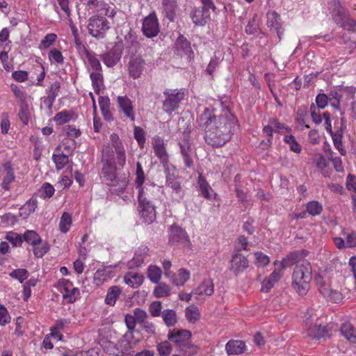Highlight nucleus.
I'll list each match as a JSON object with an SVG mask.
<instances>
[{"label": "nucleus", "instance_id": "nucleus-62", "mask_svg": "<svg viewBox=\"0 0 356 356\" xmlns=\"http://www.w3.org/2000/svg\"><path fill=\"white\" fill-rule=\"evenodd\" d=\"M310 111L312 121L316 124H321L322 122V117L320 113V109L316 108V106L312 104L310 106Z\"/></svg>", "mask_w": 356, "mask_h": 356}, {"label": "nucleus", "instance_id": "nucleus-22", "mask_svg": "<svg viewBox=\"0 0 356 356\" xmlns=\"http://www.w3.org/2000/svg\"><path fill=\"white\" fill-rule=\"evenodd\" d=\"M60 284L63 286L64 289L63 298L67 299L70 303L74 302L79 296V289L76 287H74L73 284L69 280H63Z\"/></svg>", "mask_w": 356, "mask_h": 356}, {"label": "nucleus", "instance_id": "nucleus-52", "mask_svg": "<svg viewBox=\"0 0 356 356\" xmlns=\"http://www.w3.org/2000/svg\"><path fill=\"white\" fill-rule=\"evenodd\" d=\"M9 275L17 280L20 283H23L29 277V272L24 268H18L13 270Z\"/></svg>", "mask_w": 356, "mask_h": 356}, {"label": "nucleus", "instance_id": "nucleus-24", "mask_svg": "<svg viewBox=\"0 0 356 356\" xmlns=\"http://www.w3.org/2000/svg\"><path fill=\"white\" fill-rule=\"evenodd\" d=\"M153 148L154 154L160 159L163 167H165V164H168V155L167 154L163 140L161 138L154 139L153 142Z\"/></svg>", "mask_w": 356, "mask_h": 356}, {"label": "nucleus", "instance_id": "nucleus-21", "mask_svg": "<svg viewBox=\"0 0 356 356\" xmlns=\"http://www.w3.org/2000/svg\"><path fill=\"white\" fill-rule=\"evenodd\" d=\"M175 52L180 56H186L191 58L193 51L191 43L183 35H179L175 43Z\"/></svg>", "mask_w": 356, "mask_h": 356}, {"label": "nucleus", "instance_id": "nucleus-39", "mask_svg": "<svg viewBox=\"0 0 356 356\" xmlns=\"http://www.w3.org/2000/svg\"><path fill=\"white\" fill-rule=\"evenodd\" d=\"M197 186L202 196H204L207 199L211 198L210 191L212 190L211 187L206 181L204 177L201 175H200V176L198 177Z\"/></svg>", "mask_w": 356, "mask_h": 356}, {"label": "nucleus", "instance_id": "nucleus-19", "mask_svg": "<svg viewBox=\"0 0 356 356\" xmlns=\"http://www.w3.org/2000/svg\"><path fill=\"white\" fill-rule=\"evenodd\" d=\"M267 17V26L270 29H273L276 31L279 40L282 39V35L284 33L282 29L280 16L275 12H268L266 15Z\"/></svg>", "mask_w": 356, "mask_h": 356}, {"label": "nucleus", "instance_id": "nucleus-53", "mask_svg": "<svg viewBox=\"0 0 356 356\" xmlns=\"http://www.w3.org/2000/svg\"><path fill=\"white\" fill-rule=\"evenodd\" d=\"M136 176L135 184L138 188L143 186L145 178L142 165L139 162L136 163Z\"/></svg>", "mask_w": 356, "mask_h": 356}, {"label": "nucleus", "instance_id": "nucleus-46", "mask_svg": "<svg viewBox=\"0 0 356 356\" xmlns=\"http://www.w3.org/2000/svg\"><path fill=\"white\" fill-rule=\"evenodd\" d=\"M52 159L57 170L63 169L69 162L68 156L63 153L57 154H54Z\"/></svg>", "mask_w": 356, "mask_h": 356}, {"label": "nucleus", "instance_id": "nucleus-59", "mask_svg": "<svg viewBox=\"0 0 356 356\" xmlns=\"http://www.w3.org/2000/svg\"><path fill=\"white\" fill-rule=\"evenodd\" d=\"M49 59L51 62H55L57 63H63L64 61L62 53L56 49H53L49 51Z\"/></svg>", "mask_w": 356, "mask_h": 356}, {"label": "nucleus", "instance_id": "nucleus-37", "mask_svg": "<svg viewBox=\"0 0 356 356\" xmlns=\"http://www.w3.org/2000/svg\"><path fill=\"white\" fill-rule=\"evenodd\" d=\"M164 323L168 327H173L177 323L176 312L173 309H165L161 314Z\"/></svg>", "mask_w": 356, "mask_h": 356}, {"label": "nucleus", "instance_id": "nucleus-3", "mask_svg": "<svg viewBox=\"0 0 356 356\" xmlns=\"http://www.w3.org/2000/svg\"><path fill=\"white\" fill-rule=\"evenodd\" d=\"M102 175L104 181L107 185L114 187L115 193H122L127 186V180L125 177L120 179L116 175V165L115 162L102 163Z\"/></svg>", "mask_w": 356, "mask_h": 356}, {"label": "nucleus", "instance_id": "nucleus-57", "mask_svg": "<svg viewBox=\"0 0 356 356\" xmlns=\"http://www.w3.org/2000/svg\"><path fill=\"white\" fill-rule=\"evenodd\" d=\"M157 350L160 356H167L171 353L172 346L169 341H165L157 345Z\"/></svg>", "mask_w": 356, "mask_h": 356}, {"label": "nucleus", "instance_id": "nucleus-38", "mask_svg": "<svg viewBox=\"0 0 356 356\" xmlns=\"http://www.w3.org/2000/svg\"><path fill=\"white\" fill-rule=\"evenodd\" d=\"M90 78L92 81V84L95 92L97 94H99L101 88L104 86L103 74L101 73V72H93L90 73Z\"/></svg>", "mask_w": 356, "mask_h": 356}, {"label": "nucleus", "instance_id": "nucleus-61", "mask_svg": "<svg viewBox=\"0 0 356 356\" xmlns=\"http://www.w3.org/2000/svg\"><path fill=\"white\" fill-rule=\"evenodd\" d=\"M220 62V59L218 56H217L216 54L213 56V57L211 58L207 67V72L209 75H213V72H215L216 69L218 67Z\"/></svg>", "mask_w": 356, "mask_h": 356}, {"label": "nucleus", "instance_id": "nucleus-28", "mask_svg": "<svg viewBox=\"0 0 356 356\" xmlns=\"http://www.w3.org/2000/svg\"><path fill=\"white\" fill-rule=\"evenodd\" d=\"M144 277L142 274L129 272L124 277V282L132 288L139 287L143 282Z\"/></svg>", "mask_w": 356, "mask_h": 356}, {"label": "nucleus", "instance_id": "nucleus-44", "mask_svg": "<svg viewBox=\"0 0 356 356\" xmlns=\"http://www.w3.org/2000/svg\"><path fill=\"white\" fill-rule=\"evenodd\" d=\"M323 211V206L317 201H310L307 204L306 212L312 216H319Z\"/></svg>", "mask_w": 356, "mask_h": 356}, {"label": "nucleus", "instance_id": "nucleus-45", "mask_svg": "<svg viewBox=\"0 0 356 356\" xmlns=\"http://www.w3.org/2000/svg\"><path fill=\"white\" fill-rule=\"evenodd\" d=\"M18 113L19 118L24 124H27L30 118L29 106L28 102L20 104Z\"/></svg>", "mask_w": 356, "mask_h": 356}, {"label": "nucleus", "instance_id": "nucleus-1", "mask_svg": "<svg viewBox=\"0 0 356 356\" xmlns=\"http://www.w3.org/2000/svg\"><path fill=\"white\" fill-rule=\"evenodd\" d=\"M198 122L204 129L205 142L213 147H220L231 140L238 121L228 110L216 115L213 109L205 108Z\"/></svg>", "mask_w": 356, "mask_h": 356}, {"label": "nucleus", "instance_id": "nucleus-34", "mask_svg": "<svg viewBox=\"0 0 356 356\" xmlns=\"http://www.w3.org/2000/svg\"><path fill=\"white\" fill-rule=\"evenodd\" d=\"M38 207V201L35 198H31L19 209L20 216L26 218L33 213Z\"/></svg>", "mask_w": 356, "mask_h": 356}, {"label": "nucleus", "instance_id": "nucleus-49", "mask_svg": "<svg viewBox=\"0 0 356 356\" xmlns=\"http://www.w3.org/2000/svg\"><path fill=\"white\" fill-rule=\"evenodd\" d=\"M109 144L104 145L102 147V163L114 162V151Z\"/></svg>", "mask_w": 356, "mask_h": 356}, {"label": "nucleus", "instance_id": "nucleus-25", "mask_svg": "<svg viewBox=\"0 0 356 356\" xmlns=\"http://www.w3.org/2000/svg\"><path fill=\"white\" fill-rule=\"evenodd\" d=\"M246 346L243 341L230 340L226 346L225 349L228 355H240L245 351Z\"/></svg>", "mask_w": 356, "mask_h": 356}, {"label": "nucleus", "instance_id": "nucleus-5", "mask_svg": "<svg viewBox=\"0 0 356 356\" xmlns=\"http://www.w3.org/2000/svg\"><path fill=\"white\" fill-rule=\"evenodd\" d=\"M87 27L88 33L97 40L104 38L111 29L109 22L104 17L97 15L89 19Z\"/></svg>", "mask_w": 356, "mask_h": 356}, {"label": "nucleus", "instance_id": "nucleus-17", "mask_svg": "<svg viewBox=\"0 0 356 356\" xmlns=\"http://www.w3.org/2000/svg\"><path fill=\"white\" fill-rule=\"evenodd\" d=\"M329 330L321 325H312L305 332V337L310 339H320L328 336Z\"/></svg>", "mask_w": 356, "mask_h": 356}, {"label": "nucleus", "instance_id": "nucleus-14", "mask_svg": "<svg viewBox=\"0 0 356 356\" xmlns=\"http://www.w3.org/2000/svg\"><path fill=\"white\" fill-rule=\"evenodd\" d=\"M164 171L166 177L165 184L177 193L180 192L181 189V184L178 180L175 167L165 164Z\"/></svg>", "mask_w": 356, "mask_h": 356}, {"label": "nucleus", "instance_id": "nucleus-64", "mask_svg": "<svg viewBox=\"0 0 356 356\" xmlns=\"http://www.w3.org/2000/svg\"><path fill=\"white\" fill-rule=\"evenodd\" d=\"M134 316L138 323L142 324L146 322L145 320L147 318L148 315L147 312L143 309H141L140 308H136L134 310Z\"/></svg>", "mask_w": 356, "mask_h": 356}, {"label": "nucleus", "instance_id": "nucleus-29", "mask_svg": "<svg viewBox=\"0 0 356 356\" xmlns=\"http://www.w3.org/2000/svg\"><path fill=\"white\" fill-rule=\"evenodd\" d=\"M86 8L88 11L92 13H103L110 6L104 0H88L86 3Z\"/></svg>", "mask_w": 356, "mask_h": 356}, {"label": "nucleus", "instance_id": "nucleus-48", "mask_svg": "<svg viewBox=\"0 0 356 356\" xmlns=\"http://www.w3.org/2000/svg\"><path fill=\"white\" fill-rule=\"evenodd\" d=\"M33 247V251L34 255L38 258L42 257L49 250V246L45 241L42 239L40 242Z\"/></svg>", "mask_w": 356, "mask_h": 356}, {"label": "nucleus", "instance_id": "nucleus-58", "mask_svg": "<svg viewBox=\"0 0 356 356\" xmlns=\"http://www.w3.org/2000/svg\"><path fill=\"white\" fill-rule=\"evenodd\" d=\"M307 115V108L306 106H300L297 111V120L300 125H304L307 128L309 126L306 124V117Z\"/></svg>", "mask_w": 356, "mask_h": 356}, {"label": "nucleus", "instance_id": "nucleus-51", "mask_svg": "<svg viewBox=\"0 0 356 356\" xmlns=\"http://www.w3.org/2000/svg\"><path fill=\"white\" fill-rule=\"evenodd\" d=\"M57 35L55 33H48L46 36L41 40L39 48L40 49H46L50 47L56 40Z\"/></svg>", "mask_w": 356, "mask_h": 356}, {"label": "nucleus", "instance_id": "nucleus-6", "mask_svg": "<svg viewBox=\"0 0 356 356\" xmlns=\"http://www.w3.org/2000/svg\"><path fill=\"white\" fill-rule=\"evenodd\" d=\"M165 99L163 104V108L165 113L172 114V112L177 110L179 103L184 99L185 94L182 90L166 89L163 92Z\"/></svg>", "mask_w": 356, "mask_h": 356}, {"label": "nucleus", "instance_id": "nucleus-27", "mask_svg": "<svg viewBox=\"0 0 356 356\" xmlns=\"http://www.w3.org/2000/svg\"><path fill=\"white\" fill-rule=\"evenodd\" d=\"M282 274L280 270H275L267 278L262 282L261 290L266 293L271 289L275 284L282 277Z\"/></svg>", "mask_w": 356, "mask_h": 356}, {"label": "nucleus", "instance_id": "nucleus-11", "mask_svg": "<svg viewBox=\"0 0 356 356\" xmlns=\"http://www.w3.org/2000/svg\"><path fill=\"white\" fill-rule=\"evenodd\" d=\"M328 8L333 20L337 25L342 23V20L348 15L347 10L337 0L330 1L328 3Z\"/></svg>", "mask_w": 356, "mask_h": 356}, {"label": "nucleus", "instance_id": "nucleus-20", "mask_svg": "<svg viewBox=\"0 0 356 356\" xmlns=\"http://www.w3.org/2000/svg\"><path fill=\"white\" fill-rule=\"evenodd\" d=\"M178 145L185 166L188 168H191L193 165V161L192 159L193 149L191 143L188 140L184 139L179 142Z\"/></svg>", "mask_w": 356, "mask_h": 356}, {"label": "nucleus", "instance_id": "nucleus-54", "mask_svg": "<svg viewBox=\"0 0 356 356\" xmlns=\"http://www.w3.org/2000/svg\"><path fill=\"white\" fill-rule=\"evenodd\" d=\"M284 141L289 145L291 151L296 153H300L301 152V146L297 143L293 135L285 136Z\"/></svg>", "mask_w": 356, "mask_h": 356}, {"label": "nucleus", "instance_id": "nucleus-33", "mask_svg": "<svg viewBox=\"0 0 356 356\" xmlns=\"http://www.w3.org/2000/svg\"><path fill=\"white\" fill-rule=\"evenodd\" d=\"M341 334L351 343H356V330L350 323H344L341 327Z\"/></svg>", "mask_w": 356, "mask_h": 356}, {"label": "nucleus", "instance_id": "nucleus-4", "mask_svg": "<svg viewBox=\"0 0 356 356\" xmlns=\"http://www.w3.org/2000/svg\"><path fill=\"white\" fill-rule=\"evenodd\" d=\"M191 337V332L187 330L175 328L170 330L168 338L179 348L184 353L193 354L196 352L197 347L191 344L188 340Z\"/></svg>", "mask_w": 356, "mask_h": 356}, {"label": "nucleus", "instance_id": "nucleus-50", "mask_svg": "<svg viewBox=\"0 0 356 356\" xmlns=\"http://www.w3.org/2000/svg\"><path fill=\"white\" fill-rule=\"evenodd\" d=\"M186 317L190 322L194 323L200 318V313L197 307L195 305H191L186 309Z\"/></svg>", "mask_w": 356, "mask_h": 356}, {"label": "nucleus", "instance_id": "nucleus-43", "mask_svg": "<svg viewBox=\"0 0 356 356\" xmlns=\"http://www.w3.org/2000/svg\"><path fill=\"white\" fill-rule=\"evenodd\" d=\"M189 277V272L184 268H181L178 270L177 277L172 280V282L176 286H183Z\"/></svg>", "mask_w": 356, "mask_h": 356}, {"label": "nucleus", "instance_id": "nucleus-18", "mask_svg": "<svg viewBox=\"0 0 356 356\" xmlns=\"http://www.w3.org/2000/svg\"><path fill=\"white\" fill-rule=\"evenodd\" d=\"M117 103L124 116L129 118L131 121L135 120V114L134 111V106L131 99L125 96H118L117 97Z\"/></svg>", "mask_w": 356, "mask_h": 356}, {"label": "nucleus", "instance_id": "nucleus-2", "mask_svg": "<svg viewBox=\"0 0 356 356\" xmlns=\"http://www.w3.org/2000/svg\"><path fill=\"white\" fill-rule=\"evenodd\" d=\"M305 256L304 250L291 252L281 261L282 269L296 264L292 275V286L300 296H305L310 289L312 279V268L306 259L302 260Z\"/></svg>", "mask_w": 356, "mask_h": 356}, {"label": "nucleus", "instance_id": "nucleus-7", "mask_svg": "<svg viewBox=\"0 0 356 356\" xmlns=\"http://www.w3.org/2000/svg\"><path fill=\"white\" fill-rule=\"evenodd\" d=\"M138 202H145L156 204L160 196V188L154 184L147 183L138 188Z\"/></svg>", "mask_w": 356, "mask_h": 356}, {"label": "nucleus", "instance_id": "nucleus-36", "mask_svg": "<svg viewBox=\"0 0 356 356\" xmlns=\"http://www.w3.org/2000/svg\"><path fill=\"white\" fill-rule=\"evenodd\" d=\"M124 321L128 329L127 332L124 334V337H126L127 339L134 338V333L138 332V331L135 329L137 322L134 315L127 314L124 317Z\"/></svg>", "mask_w": 356, "mask_h": 356}, {"label": "nucleus", "instance_id": "nucleus-8", "mask_svg": "<svg viewBox=\"0 0 356 356\" xmlns=\"http://www.w3.org/2000/svg\"><path fill=\"white\" fill-rule=\"evenodd\" d=\"M122 51V43L116 42L109 51L101 55V58L107 67H112L120 61Z\"/></svg>", "mask_w": 356, "mask_h": 356}, {"label": "nucleus", "instance_id": "nucleus-26", "mask_svg": "<svg viewBox=\"0 0 356 356\" xmlns=\"http://www.w3.org/2000/svg\"><path fill=\"white\" fill-rule=\"evenodd\" d=\"M113 276L114 272L110 266H107L96 271L94 274V281L97 286H99Z\"/></svg>", "mask_w": 356, "mask_h": 356}, {"label": "nucleus", "instance_id": "nucleus-56", "mask_svg": "<svg viewBox=\"0 0 356 356\" xmlns=\"http://www.w3.org/2000/svg\"><path fill=\"white\" fill-rule=\"evenodd\" d=\"M5 238L10 242L14 247L20 246L23 242L22 236L15 232H8Z\"/></svg>", "mask_w": 356, "mask_h": 356}, {"label": "nucleus", "instance_id": "nucleus-60", "mask_svg": "<svg viewBox=\"0 0 356 356\" xmlns=\"http://www.w3.org/2000/svg\"><path fill=\"white\" fill-rule=\"evenodd\" d=\"M54 121L58 124H63L71 120V115L65 111L58 113L54 118Z\"/></svg>", "mask_w": 356, "mask_h": 356}, {"label": "nucleus", "instance_id": "nucleus-30", "mask_svg": "<svg viewBox=\"0 0 356 356\" xmlns=\"http://www.w3.org/2000/svg\"><path fill=\"white\" fill-rule=\"evenodd\" d=\"M332 136V139L334 143V145L336 149H337L339 153L342 156H345L346 154V150L343 145V127H339L337 130L330 134Z\"/></svg>", "mask_w": 356, "mask_h": 356}, {"label": "nucleus", "instance_id": "nucleus-47", "mask_svg": "<svg viewBox=\"0 0 356 356\" xmlns=\"http://www.w3.org/2000/svg\"><path fill=\"white\" fill-rule=\"evenodd\" d=\"M72 224L71 215L67 212H64L60 218L59 222V229L61 232L66 233L68 232Z\"/></svg>", "mask_w": 356, "mask_h": 356}, {"label": "nucleus", "instance_id": "nucleus-42", "mask_svg": "<svg viewBox=\"0 0 356 356\" xmlns=\"http://www.w3.org/2000/svg\"><path fill=\"white\" fill-rule=\"evenodd\" d=\"M23 241L35 246L40 242L41 238L38 233L33 230H27L22 235Z\"/></svg>", "mask_w": 356, "mask_h": 356}, {"label": "nucleus", "instance_id": "nucleus-10", "mask_svg": "<svg viewBox=\"0 0 356 356\" xmlns=\"http://www.w3.org/2000/svg\"><path fill=\"white\" fill-rule=\"evenodd\" d=\"M156 204L138 202V211L143 222L147 224L156 220Z\"/></svg>", "mask_w": 356, "mask_h": 356}, {"label": "nucleus", "instance_id": "nucleus-32", "mask_svg": "<svg viewBox=\"0 0 356 356\" xmlns=\"http://www.w3.org/2000/svg\"><path fill=\"white\" fill-rule=\"evenodd\" d=\"M163 7L165 13L166 17L172 22L176 15L177 3L175 0H163Z\"/></svg>", "mask_w": 356, "mask_h": 356}, {"label": "nucleus", "instance_id": "nucleus-15", "mask_svg": "<svg viewBox=\"0 0 356 356\" xmlns=\"http://www.w3.org/2000/svg\"><path fill=\"white\" fill-rule=\"evenodd\" d=\"M145 62L140 56H133L129 62L128 70L130 76L134 79H138L142 74Z\"/></svg>", "mask_w": 356, "mask_h": 356}, {"label": "nucleus", "instance_id": "nucleus-9", "mask_svg": "<svg viewBox=\"0 0 356 356\" xmlns=\"http://www.w3.org/2000/svg\"><path fill=\"white\" fill-rule=\"evenodd\" d=\"M142 31L147 38H154L159 33L158 19L154 14L146 17L143 23Z\"/></svg>", "mask_w": 356, "mask_h": 356}, {"label": "nucleus", "instance_id": "nucleus-35", "mask_svg": "<svg viewBox=\"0 0 356 356\" xmlns=\"http://www.w3.org/2000/svg\"><path fill=\"white\" fill-rule=\"evenodd\" d=\"M122 293V290L118 286H111L107 292L105 302L109 305H114L117 299Z\"/></svg>", "mask_w": 356, "mask_h": 356}, {"label": "nucleus", "instance_id": "nucleus-55", "mask_svg": "<svg viewBox=\"0 0 356 356\" xmlns=\"http://www.w3.org/2000/svg\"><path fill=\"white\" fill-rule=\"evenodd\" d=\"M86 58L88 59L91 67L95 70V72L102 71V65L100 61L95 53L91 52L88 54Z\"/></svg>", "mask_w": 356, "mask_h": 356}, {"label": "nucleus", "instance_id": "nucleus-41", "mask_svg": "<svg viewBox=\"0 0 356 356\" xmlns=\"http://www.w3.org/2000/svg\"><path fill=\"white\" fill-rule=\"evenodd\" d=\"M154 289V295L157 298L168 297L170 294V287L165 282H159Z\"/></svg>", "mask_w": 356, "mask_h": 356}, {"label": "nucleus", "instance_id": "nucleus-40", "mask_svg": "<svg viewBox=\"0 0 356 356\" xmlns=\"http://www.w3.org/2000/svg\"><path fill=\"white\" fill-rule=\"evenodd\" d=\"M147 277L152 282L157 284L160 282L161 278L162 270L159 267L154 265H151L147 269Z\"/></svg>", "mask_w": 356, "mask_h": 356}, {"label": "nucleus", "instance_id": "nucleus-63", "mask_svg": "<svg viewBox=\"0 0 356 356\" xmlns=\"http://www.w3.org/2000/svg\"><path fill=\"white\" fill-rule=\"evenodd\" d=\"M74 44L78 53L81 56H85L86 57L88 54L91 53L81 40L76 36L74 37Z\"/></svg>", "mask_w": 356, "mask_h": 356}, {"label": "nucleus", "instance_id": "nucleus-31", "mask_svg": "<svg viewBox=\"0 0 356 356\" xmlns=\"http://www.w3.org/2000/svg\"><path fill=\"white\" fill-rule=\"evenodd\" d=\"M213 283L211 280H204L195 290L193 292V294L195 295H206V296H211L213 293Z\"/></svg>", "mask_w": 356, "mask_h": 356}, {"label": "nucleus", "instance_id": "nucleus-16", "mask_svg": "<svg viewBox=\"0 0 356 356\" xmlns=\"http://www.w3.org/2000/svg\"><path fill=\"white\" fill-rule=\"evenodd\" d=\"M230 263V270L233 271L235 275H238L244 271L249 266L248 259L240 253L234 254L232 256Z\"/></svg>", "mask_w": 356, "mask_h": 356}, {"label": "nucleus", "instance_id": "nucleus-23", "mask_svg": "<svg viewBox=\"0 0 356 356\" xmlns=\"http://www.w3.org/2000/svg\"><path fill=\"white\" fill-rule=\"evenodd\" d=\"M169 241L171 243H185L188 242V239L186 232L178 226H171L169 231Z\"/></svg>", "mask_w": 356, "mask_h": 356}, {"label": "nucleus", "instance_id": "nucleus-13", "mask_svg": "<svg viewBox=\"0 0 356 356\" xmlns=\"http://www.w3.org/2000/svg\"><path fill=\"white\" fill-rule=\"evenodd\" d=\"M209 10L203 6L193 8L190 13L193 22L197 26H204L210 18Z\"/></svg>", "mask_w": 356, "mask_h": 356}, {"label": "nucleus", "instance_id": "nucleus-12", "mask_svg": "<svg viewBox=\"0 0 356 356\" xmlns=\"http://www.w3.org/2000/svg\"><path fill=\"white\" fill-rule=\"evenodd\" d=\"M111 145L116 153V160L120 167H124L126 162V154L124 146L119 136L116 134H112L110 136Z\"/></svg>", "mask_w": 356, "mask_h": 356}]
</instances>
